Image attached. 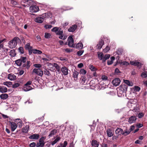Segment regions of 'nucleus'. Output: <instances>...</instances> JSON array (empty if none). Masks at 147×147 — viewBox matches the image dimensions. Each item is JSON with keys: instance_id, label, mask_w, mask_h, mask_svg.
<instances>
[{"instance_id": "1", "label": "nucleus", "mask_w": 147, "mask_h": 147, "mask_svg": "<svg viewBox=\"0 0 147 147\" xmlns=\"http://www.w3.org/2000/svg\"><path fill=\"white\" fill-rule=\"evenodd\" d=\"M127 86L125 84H122L118 88L117 94L118 96H121L122 95L124 96L126 95V92L127 91Z\"/></svg>"}, {"instance_id": "2", "label": "nucleus", "mask_w": 147, "mask_h": 147, "mask_svg": "<svg viewBox=\"0 0 147 147\" xmlns=\"http://www.w3.org/2000/svg\"><path fill=\"white\" fill-rule=\"evenodd\" d=\"M19 39L17 37H14L8 43L9 47L11 49L15 48L17 45V41Z\"/></svg>"}, {"instance_id": "3", "label": "nucleus", "mask_w": 147, "mask_h": 147, "mask_svg": "<svg viewBox=\"0 0 147 147\" xmlns=\"http://www.w3.org/2000/svg\"><path fill=\"white\" fill-rule=\"evenodd\" d=\"M32 73H35L37 76L42 77L43 74V72L40 68H34L32 70Z\"/></svg>"}, {"instance_id": "4", "label": "nucleus", "mask_w": 147, "mask_h": 147, "mask_svg": "<svg viewBox=\"0 0 147 147\" xmlns=\"http://www.w3.org/2000/svg\"><path fill=\"white\" fill-rule=\"evenodd\" d=\"M29 9L31 13H36L39 10L38 6L36 5H31Z\"/></svg>"}, {"instance_id": "5", "label": "nucleus", "mask_w": 147, "mask_h": 147, "mask_svg": "<svg viewBox=\"0 0 147 147\" xmlns=\"http://www.w3.org/2000/svg\"><path fill=\"white\" fill-rule=\"evenodd\" d=\"M68 45L70 47H75V45L74 44V40L72 36H70L68 38Z\"/></svg>"}, {"instance_id": "6", "label": "nucleus", "mask_w": 147, "mask_h": 147, "mask_svg": "<svg viewBox=\"0 0 147 147\" xmlns=\"http://www.w3.org/2000/svg\"><path fill=\"white\" fill-rule=\"evenodd\" d=\"M120 82V79L119 78H116L113 80L112 82L113 86H117L119 85Z\"/></svg>"}, {"instance_id": "7", "label": "nucleus", "mask_w": 147, "mask_h": 147, "mask_svg": "<svg viewBox=\"0 0 147 147\" xmlns=\"http://www.w3.org/2000/svg\"><path fill=\"white\" fill-rule=\"evenodd\" d=\"M130 63L131 65L134 66H136L139 68H140L141 67V63L140 62L137 61H130Z\"/></svg>"}, {"instance_id": "8", "label": "nucleus", "mask_w": 147, "mask_h": 147, "mask_svg": "<svg viewBox=\"0 0 147 147\" xmlns=\"http://www.w3.org/2000/svg\"><path fill=\"white\" fill-rule=\"evenodd\" d=\"M137 119L136 117L134 115L131 116L128 119V122L129 124H132L136 122Z\"/></svg>"}, {"instance_id": "9", "label": "nucleus", "mask_w": 147, "mask_h": 147, "mask_svg": "<svg viewBox=\"0 0 147 147\" xmlns=\"http://www.w3.org/2000/svg\"><path fill=\"white\" fill-rule=\"evenodd\" d=\"M44 19V18H43L42 14L40 16L37 17L35 19V21L36 22L41 23L43 22Z\"/></svg>"}, {"instance_id": "10", "label": "nucleus", "mask_w": 147, "mask_h": 147, "mask_svg": "<svg viewBox=\"0 0 147 147\" xmlns=\"http://www.w3.org/2000/svg\"><path fill=\"white\" fill-rule=\"evenodd\" d=\"M42 16L44 19L47 18H51L52 15L51 13L50 12H47L42 14Z\"/></svg>"}, {"instance_id": "11", "label": "nucleus", "mask_w": 147, "mask_h": 147, "mask_svg": "<svg viewBox=\"0 0 147 147\" xmlns=\"http://www.w3.org/2000/svg\"><path fill=\"white\" fill-rule=\"evenodd\" d=\"M39 136L38 134H34L29 136V138L31 139L37 140L39 138Z\"/></svg>"}, {"instance_id": "12", "label": "nucleus", "mask_w": 147, "mask_h": 147, "mask_svg": "<svg viewBox=\"0 0 147 147\" xmlns=\"http://www.w3.org/2000/svg\"><path fill=\"white\" fill-rule=\"evenodd\" d=\"M104 41L102 40H101L97 44L96 46V48L98 49H100L104 45Z\"/></svg>"}, {"instance_id": "13", "label": "nucleus", "mask_w": 147, "mask_h": 147, "mask_svg": "<svg viewBox=\"0 0 147 147\" xmlns=\"http://www.w3.org/2000/svg\"><path fill=\"white\" fill-rule=\"evenodd\" d=\"M99 143L96 140H93L91 142L92 147H98L99 146Z\"/></svg>"}, {"instance_id": "14", "label": "nucleus", "mask_w": 147, "mask_h": 147, "mask_svg": "<svg viewBox=\"0 0 147 147\" xmlns=\"http://www.w3.org/2000/svg\"><path fill=\"white\" fill-rule=\"evenodd\" d=\"M77 28L76 25H74L71 26L68 29V31L69 32H74Z\"/></svg>"}, {"instance_id": "15", "label": "nucleus", "mask_w": 147, "mask_h": 147, "mask_svg": "<svg viewBox=\"0 0 147 147\" xmlns=\"http://www.w3.org/2000/svg\"><path fill=\"white\" fill-rule=\"evenodd\" d=\"M7 78L10 80L12 81L16 79V76L13 74H10L8 75Z\"/></svg>"}, {"instance_id": "16", "label": "nucleus", "mask_w": 147, "mask_h": 147, "mask_svg": "<svg viewBox=\"0 0 147 147\" xmlns=\"http://www.w3.org/2000/svg\"><path fill=\"white\" fill-rule=\"evenodd\" d=\"M61 71L64 75H66L68 74V69L66 67H63L61 68Z\"/></svg>"}, {"instance_id": "17", "label": "nucleus", "mask_w": 147, "mask_h": 147, "mask_svg": "<svg viewBox=\"0 0 147 147\" xmlns=\"http://www.w3.org/2000/svg\"><path fill=\"white\" fill-rule=\"evenodd\" d=\"M11 131H13L17 127V125L15 123L13 122H11Z\"/></svg>"}, {"instance_id": "18", "label": "nucleus", "mask_w": 147, "mask_h": 147, "mask_svg": "<svg viewBox=\"0 0 147 147\" xmlns=\"http://www.w3.org/2000/svg\"><path fill=\"white\" fill-rule=\"evenodd\" d=\"M123 130L122 129L120 128H117L115 131L116 134L118 135H120L121 134L123 135Z\"/></svg>"}, {"instance_id": "19", "label": "nucleus", "mask_w": 147, "mask_h": 147, "mask_svg": "<svg viewBox=\"0 0 147 147\" xmlns=\"http://www.w3.org/2000/svg\"><path fill=\"white\" fill-rule=\"evenodd\" d=\"M7 91V88L5 86H1L0 87V92L2 93L6 92Z\"/></svg>"}, {"instance_id": "20", "label": "nucleus", "mask_w": 147, "mask_h": 147, "mask_svg": "<svg viewBox=\"0 0 147 147\" xmlns=\"http://www.w3.org/2000/svg\"><path fill=\"white\" fill-rule=\"evenodd\" d=\"M45 139V138L44 137H42L39 140V142L42 144V146H44L45 145V143L44 140Z\"/></svg>"}, {"instance_id": "21", "label": "nucleus", "mask_w": 147, "mask_h": 147, "mask_svg": "<svg viewBox=\"0 0 147 147\" xmlns=\"http://www.w3.org/2000/svg\"><path fill=\"white\" fill-rule=\"evenodd\" d=\"M61 139V138L59 136L57 137L56 138L55 140L51 142V144L52 145H53L57 142H58Z\"/></svg>"}, {"instance_id": "22", "label": "nucleus", "mask_w": 147, "mask_h": 147, "mask_svg": "<svg viewBox=\"0 0 147 147\" xmlns=\"http://www.w3.org/2000/svg\"><path fill=\"white\" fill-rule=\"evenodd\" d=\"M79 73L76 71H74L73 73V77L75 80H77L78 79Z\"/></svg>"}, {"instance_id": "23", "label": "nucleus", "mask_w": 147, "mask_h": 147, "mask_svg": "<svg viewBox=\"0 0 147 147\" xmlns=\"http://www.w3.org/2000/svg\"><path fill=\"white\" fill-rule=\"evenodd\" d=\"M29 126L28 125H26L25 127H24L22 129L23 132L25 133H27L28 131Z\"/></svg>"}, {"instance_id": "24", "label": "nucleus", "mask_w": 147, "mask_h": 147, "mask_svg": "<svg viewBox=\"0 0 147 147\" xmlns=\"http://www.w3.org/2000/svg\"><path fill=\"white\" fill-rule=\"evenodd\" d=\"M111 60H109L107 61V63L108 65H109L112 64L113 63V61L115 59V57H111Z\"/></svg>"}, {"instance_id": "25", "label": "nucleus", "mask_w": 147, "mask_h": 147, "mask_svg": "<svg viewBox=\"0 0 147 147\" xmlns=\"http://www.w3.org/2000/svg\"><path fill=\"white\" fill-rule=\"evenodd\" d=\"M8 97V94H2L0 95V98L3 100L6 99Z\"/></svg>"}, {"instance_id": "26", "label": "nucleus", "mask_w": 147, "mask_h": 147, "mask_svg": "<svg viewBox=\"0 0 147 147\" xmlns=\"http://www.w3.org/2000/svg\"><path fill=\"white\" fill-rule=\"evenodd\" d=\"M67 145V142L66 141H65L64 142L63 144L60 143L58 145L57 147H66Z\"/></svg>"}, {"instance_id": "27", "label": "nucleus", "mask_w": 147, "mask_h": 147, "mask_svg": "<svg viewBox=\"0 0 147 147\" xmlns=\"http://www.w3.org/2000/svg\"><path fill=\"white\" fill-rule=\"evenodd\" d=\"M76 47L79 49H81L83 48V45L82 43H78L76 45Z\"/></svg>"}, {"instance_id": "28", "label": "nucleus", "mask_w": 147, "mask_h": 147, "mask_svg": "<svg viewBox=\"0 0 147 147\" xmlns=\"http://www.w3.org/2000/svg\"><path fill=\"white\" fill-rule=\"evenodd\" d=\"M56 133L57 130L56 129H53L51 131L48 136L50 138L55 134Z\"/></svg>"}, {"instance_id": "29", "label": "nucleus", "mask_w": 147, "mask_h": 147, "mask_svg": "<svg viewBox=\"0 0 147 147\" xmlns=\"http://www.w3.org/2000/svg\"><path fill=\"white\" fill-rule=\"evenodd\" d=\"M30 61H28L26 62V64H24L23 66L24 67H26L27 69H28L30 66Z\"/></svg>"}, {"instance_id": "30", "label": "nucleus", "mask_w": 147, "mask_h": 147, "mask_svg": "<svg viewBox=\"0 0 147 147\" xmlns=\"http://www.w3.org/2000/svg\"><path fill=\"white\" fill-rule=\"evenodd\" d=\"M9 55L13 57H15L16 55L15 51L14 49L11 50L9 52Z\"/></svg>"}, {"instance_id": "31", "label": "nucleus", "mask_w": 147, "mask_h": 147, "mask_svg": "<svg viewBox=\"0 0 147 147\" xmlns=\"http://www.w3.org/2000/svg\"><path fill=\"white\" fill-rule=\"evenodd\" d=\"M107 136L109 137H111L113 136V133L110 129H108L107 130Z\"/></svg>"}, {"instance_id": "32", "label": "nucleus", "mask_w": 147, "mask_h": 147, "mask_svg": "<svg viewBox=\"0 0 147 147\" xmlns=\"http://www.w3.org/2000/svg\"><path fill=\"white\" fill-rule=\"evenodd\" d=\"M98 57L99 59L100 60H103L104 57V55L102 53H99L98 54Z\"/></svg>"}, {"instance_id": "33", "label": "nucleus", "mask_w": 147, "mask_h": 147, "mask_svg": "<svg viewBox=\"0 0 147 147\" xmlns=\"http://www.w3.org/2000/svg\"><path fill=\"white\" fill-rule=\"evenodd\" d=\"M12 83L11 82H4L3 84L4 85L7 86L8 87H9L12 85Z\"/></svg>"}, {"instance_id": "34", "label": "nucleus", "mask_w": 147, "mask_h": 147, "mask_svg": "<svg viewBox=\"0 0 147 147\" xmlns=\"http://www.w3.org/2000/svg\"><path fill=\"white\" fill-rule=\"evenodd\" d=\"M63 31L62 29L60 28L59 29V30L57 31V32L56 34V35H61L63 34Z\"/></svg>"}, {"instance_id": "35", "label": "nucleus", "mask_w": 147, "mask_h": 147, "mask_svg": "<svg viewBox=\"0 0 147 147\" xmlns=\"http://www.w3.org/2000/svg\"><path fill=\"white\" fill-rule=\"evenodd\" d=\"M42 53L41 51L37 50V49H33V53L34 54H40Z\"/></svg>"}, {"instance_id": "36", "label": "nucleus", "mask_w": 147, "mask_h": 147, "mask_svg": "<svg viewBox=\"0 0 147 147\" xmlns=\"http://www.w3.org/2000/svg\"><path fill=\"white\" fill-rule=\"evenodd\" d=\"M124 82L125 84L129 86H132L133 85V83L128 80H125L124 81Z\"/></svg>"}, {"instance_id": "37", "label": "nucleus", "mask_w": 147, "mask_h": 147, "mask_svg": "<svg viewBox=\"0 0 147 147\" xmlns=\"http://www.w3.org/2000/svg\"><path fill=\"white\" fill-rule=\"evenodd\" d=\"M26 86V87H25L24 88V90L25 91H28L31 90L32 88L30 86Z\"/></svg>"}, {"instance_id": "38", "label": "nucleus", "mask_w": 147, "mask_h": 147, "mask_svg": "<svg viewBox=\"0 0 147 147\" xmlns=\"http://www.w3.org/2000/svg\"><path fill=\"white\" fill-rule=\"evenodd\" d=\"M11 3L12 5L13 6H16L17 5H18V3L14 0H11Z\"/></svg>"}, {"instance_id": "39", "label": "nucleus", "mask_w": 147, "mask_h": 147, "mask_svg": "<svg viewBox=\"0 0 147 147\" xmlns=\"http://www.w3.org/2000/svg\"><path fill=\"white\" fill-rule=\"evenodd\" d=\"M15 62L16 65L18 66H20L21 65L22 61L20 59L17 60Z\"/></svg>"}, {"instance_id": "40", "label": "nucleus", "mask_w": 147, "mask_h": 147, "mask_svg": "<svg viewBox=\"0 0 147 147\" xmlns=\"http://www.w3.org/2000/svg\"><path fill=\"white\" fill-rule=\"evenodd\" d=\"M110 57V55H105L104 57H103V58L102 60V62H104L106 60L109 58Z\"/></svg>"}, {"instance_id": "41", "label": "nucleus", "mask_w": 147, "mask_h": 147, "mask_svg": "<svg viewBox=\"0 0 147 147\" xmlns=\"http://www.w3.org/2000/svg\"><path fill=\"white\" fill-rule=\"evenodd\" d=\"M123 50L121 49H118L117 51V53L118 55H121L123 54Z\"/></svg>"}, {"instance_id": "42", "label": "nucleus", "mask_w": 147, "mask_h": 147, "mask_svg": "<svg viewBox=\"0 0 147 147\" xmlns=\"http://www.w3.org/2000/svg\"><path fill=\"white\" fill-rule=\"evenodd\" d=\"M20 59L22 61V63H25L27 61V58L26 57H21Z\"/></svg>"}, {"instance_id": "43", "label": "nucleus", "mask_w": 147, "mask_h": 147, "mask_svg": "<svg viewBox=\"0 0 147 147\" xmlns=\"http://www.w3.org/2000/svg\"><path fill=\"white\" fill-rule=\"evenodd\" d=\"M89 68L92 71H95L96 70V69L92 65H90L89 66Z\"/></svg>"}, {"instance_id": "44", "label": "nucleus", "mask_w": 147, "mask_h": 147, "mask_svg": "<svg viewBox=\"0 0 147 147\" xmlns=\"http://www.w3.org/2000/svg\"><path fill=\"white\" fill-rule=\"evenodd\" d=\"M59 28L57 27H55L51 30V31L54 32L56 34L57 31L59 30Z\"/></svg>"}, {"instance_id": "45", "label": "nucleus", "mask_w": 147, "mask_h": 147, "mask_svg": "<svg viewBox=\"0 0 147 147\" xmlns=\"http://www.w3.org/2000/svg\"><path fill=\"white\" fill-rule=\"evenodd\" d=\"M18 50L19 52L21 54H24V48L22 47H20L18 48Z\"/></svg>"}, {"instance_id": "46", "label": "nucleus", "mask_w": 147, "mask_h": 147, "mask_svg": "<svg viewBox=\"0 0 147 147\" xmlns=\"http://www.w3.org/2000/svg\"><path fill=\"white\" fill-rule=\"evenodd\" d=\"M20 85V84L18 83H16L12 85V87L13 88H16L19 87Z\"/></svg>"}, {"instance_id": "47", "label": "nucleus", "mask_w": 147, "mask_h": 147, "mask_svg": "<svg viewBox=\"0 0 147 147\" xmlns=\"http://www.w3.org/2000/svg\"><path fill=\"white\" fill-rule=\"evenodd\" d=\"M141 76L143 78H146L147 77V72L144 71L141 74Z\"/></svg>"}, {"instance_id": "48", "label": "nucleus", "mask_w": 147, "mask_h": 147, "mask_svg": "<svg viewBox=\"0 0 147 147\" xmlns=\"http://www.w3.org/2000/svg\"><path fill=\"white\" fill-rule=\"evenodd\" d=\"M59 38L61 39L65 40L67 38V36H64L63 34L61 35H59Z\"/></svg>"}, {"instance_id": "49", "label": "nucleus", "mask_w": 147, "mask_h": 147, "mask_svg": "<svg viewBox=\"0 0 147 147\" xmlns=\"http://www.w3.org/2000/svg\"><path fill=\"white\" fill-rule=\"evenodd\" d=\"M19 121L18 122L17 125V126H18L20 128H21L22 126V122L19 119Z\"/></svg>"}, {"instance_id": "50", "label": "nucleus", "mask_w": 147, "mask_h": 147, "mask_svg": "<svg viewBox=\"0 0 147 147\" xmlns=\"http://www.w3.org/2000/svg\"><path fill=\"white\" fill-rule=\"evenodd\" d=\"M84 51L83 50H80L77 52V55L78 56H81L82 55L83 53L84 52Z\"/></svg>"}, {"instance_id": "51", "label": "nucleus", "mask_w": 147, "mask_h": 147, "mask_svg": "<svg viewBox=\"0 0 147 147\" xmlns=\"http://www.w3.org/2000/svg\"><path fill=\"white\" fill-rule=\"evenodd\" d=\"M32 47L30 46V44L29 43H27L25 45V48L26 49H28Z\"/></svg>"}, {"instance_id": "52", "label": "nucleus", "mask_w": 147, "mask_h": 147, "mask_svg": "<svg viewBox=\"0 0 147 147\" xmlns=\"http://www.w3.org/2000/svg\"><path fill=\"white\" fill-rule=\"evenodd\" d=\"M130 133V132L129 130L128 131L127 130L124 132L123 131V135L124 136H126L129 134Z\"/></svg>"}, {"instance_id": "53", "label": "nucleus", "mask_w": 147, "mask_h": 147, "mask_svg": "<svg viewBox=\"0 0 147 147\" xmlns=\"http://www.w3.org/2000/svg\"><path fill=\"white\" fill-rule=\"evenodd\" d=\"M86 71L84 69H82L80 70V74L84 75L86 74Z\"/></svg>"}, {"instance_id": "54", "label": "nucleus", "mask_w": 147, "mask_h": 147, "mask_svg": "<svg viewBox=\"0 0 147 147\" xmlns=\"http://www.w3.org/2000/svg\"><path fill=\"white\" fill-rule=\"evenodd\" d=\"M35 67L38 68H40L42 67V65L39 64H35L33 65Z\"/></svg>"}, {"instance_id": "55", "label": "nucleus", "mask_w": 147, "mask_h": 147, "mask_svg": "<svg viewBox=\"0 0 147 147\" xmlns=\"http://www.w3.org/2000/svg\"><path fill=\"white\" fill-rule=\"evenodd\" d=\"M51 36V34L50 33H45V37L46 38H49Z\"/></svg>"}, {"instance_id": "56", "label": "nucleus", "mask_w": 147, "mask_h": 147, "mask_svg": "<svg viewBox=\"0 0 147 147\" xmlns=\"http://www.w3.org/2000/svg\"><path fill=\"white\" fill-rule=\"evenodd\" d=\"M44 27L46 29H50L52 27V25L50 24H47L45 25Z\"/></svg>"}, {"instance_id": "57", "label": "nucleus", "mask_w": 147, "mask_h": 147, "mask_svg": "<svg viewBox=\"0 0 147 147\" xmlns=\"http://www.w3.org/2000/svg\"><path fill=\"white\" fill-rule=\"evenodd\" d=\"M44 74L47 76H49L50 75V71L47 70L44 71Z\"/></svg>"}, {"instance_id": "58", "label": "nucleus", "mask_w": 147, "mask_h": 147, "mask_svg": "<svg viewBox=\"0 0 147 147\" xmlns=\"http://www.w3.org/2000/svg\"><path fill=\"white\" fill-rule=\"evenodd\" d=\"M135 128V126L134 125H132L130 126L129 129V130L131 132Z\"/></svg>"}, {"instance_id": "59", "label": "nucleus", "mask_w": 147, "mask_h": 147, "mask_svg": "<svg viewBox=\"0 0 147 147\" xmlns=\"http://www.w3.org/2000/svg\"><path fill=\"white\" fill-rule=\"evenodd\" d=\"M36 146V143L34 142H33L30 143L29 145V146L30 147H34Z\"/></svg>"}, {"instance_id": "60", "label": "nucleus", "mask_w": 147, "mask_h": 147, "mask_svg": "<svg viewBox=\"0 0 147 147\" xmlns=\"http://www.w3.org/2000/svg\"><path fill=\"white\" fill-rule=\"evenodd\" d=\"M110 50V48L109 47L107 46L106 48L104 49L103 50L104 52H107L108 51Z\"/></svg>"}, {"instance_id": "61", "label": "nucleus", "mask_w": 147, "mask_h": 147, "mask_svg": "<svg viewBox=\"0 0 147 147\" xmlns=\"http://www.w3.org/2000/svg\"><path fill=\"white\" fill-rule=\"evenodd\" d=\"M102 79L103 80H107L108 78L106 76L103 75L102 76Z\"/></svg>"}, {"instance_id": "62", "label": "nucleus", "mask_w": 147, "mask_h": 147, "mask_svg": "<svg viewBox=\"0 0 147 147\" xmlns=\"http://www.w3.org/2000/svg\"><path fill=\"white\" fill-rule=\"evenodd\" d=\"M28 49V50L29 53L30 55H31L32 53V52H33V50H32V47Z\"/></svg>"}, {"instance_id": "63", "label": "nucleus", "mask_w": 147, "mask_h": 147, "mask_svg": "<svg viewBox=\"0 0 147 147\" xmlns=\"http://www.w3.org/2000/svg\"><path fill=\"white\" fill-rule=\"evenodd\" d=\"M32 2V0H28L26 1V3L28 5V6L31 5Z\"/></svg>"}, {"instance_id": "64", "label": "nucleus", "mask_w": 147, "mask_h": 147, "mask_svg": "<svg viewBox=\"0 0 147 147\" xmlns=\"http://www.w3.org/2000/svg\"><path fill=\"white\" fill-rule=\"evenodd\" d=\"M144 116V115L142 113H140L138 114V117L140 118H141Z\"/></svg>"}]
</instances>
